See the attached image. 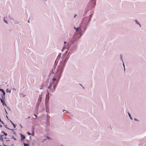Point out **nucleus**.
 <instances>
[{"label": "nucleus", "mask_w": 146, "mask_h": 146, "mask_svg": "<svg viewBox=\"0 0 146 146\" xmlns=\"http://www.w3.org/2000/svg\"><path fill=\"white\" fill-rule=\"evenodd\" d=\"M52 86V84L51 83H50V85L48 87V88L50 89Z\"/></svg>", "instance_id": "obj_7"}, {"label": "nucleus", "mask_w": 146, "mask_h": 146, "mask_svg": "<svg viewBox=\"0 0 146 146\" xmlns=\"http://www.w3.org/2000/svg\"><path fill=\"white\" fill-rule=\"evenodd\" d=\"M27 133L29 135H31V133H29V132H28Z\"/></svg>", "instance_id": "obj_15"}, {"label": "nucleus", "mask_w": 146, "mask_h": 146, "mask_svg": "<svg viewBox=\"0 0 146 146\" xmlns=\"http://www.w3.org/2000/svg\"><path fill=\"white\" fill-rule=\"evenodd\" d=\"M42 98V95L41 94L39 95L38 101L39 102H40Z\"/></svg>", "instance_id": "obj_2"}, {"label": "nucleus", "mask_w": 146, "mask_h": 146, "mask_svg": "<svg viewBox=\"0 0 146 146\" xmlns=\"http://www.w3.org/2000/svg\"><path fill=\"white\" fill-rule=\"evenodd\" d=\"M24 146H29V144L28 143H24Z\"/></svg>", "instance_id": "obj_9"}, {"label": "nucleus", "mask_w": 146, "mask_h": 146, "mask_svg": "<svg viewBox=\"0 0 146 146\" xmlns=\"http://www.w3.org/2000/svg\"><path fill=\"white\" fill-rule=\"evenodd\" d=\"M77 15L76 14V15H74V17L75 18L76 16Z\"/></svg>", "instance_id": "obj_21"}, {"label": "nucleus", "mask_w": 146, "mask_h": 146, "mask_svg": "<svg viewBox=\"0 0 146 146\" xmlns=\"http://www.w3.org/2000/svg\"><path fill=\"white\" fill-rule=\"evenodd\" d=\"M25 139V137L24 135L21 134V140H23Z\"/></svg>", "instance_id": "obj_3"}, {"label": "nucleus", "mask_w": 146, "mask_h": 146, "mask_svg": "<svg viewBox=\"0 0 146 146\" xmlns=\"http://www.w3.org/2000/svg\"><path fill=\"white\" fill-rule=\"evenodd\" d=\"M49 98V97L48 95H46V102L47 100L48 101V100Z\"/></svg>", "instance_id": "obj_4"}, {"label": "nucleus", "mask_w": 146, "mask_h": 146, "mask_svg": "<svg viewBox=\"0 0 146 146\" xmlns=\"http://www.w3.org/2000/svg\"><path fill=\"white\" fill-rule=\"evenodd\" d=\"M135 21L136 22H137V23L139 25V23H138L137 22V21L136 20V21Z\"/></svg>", "instance_id": "obj_19"}, {"label": "nucleus", "mask_w": 146, "mask_h": 146, "mask_svg": "<svg viewBox=\"0 0 146 146\" xmlns=\"http://www.w3.org/2000/svg\"><path fill=\"white\" fill-rule=\"evenodd\" d=\"M74 29H76V30L77 31L78 28H76L75 27H74Z\"/></svg>", "instance_id": "obj_16"}, {"label": "nucleus", "mask_w": 146, "mask_h": 146, "mask_svg": "<svg viewBox=\"0 0 146 146\" xmlns=\"http://www.w3.org/2000/svg\"><path fill=\"white\" fill-rule=\"evenodd\" d=\"M3 136H4L3 135L2 136V135L0 136V139L1 140V141H3Z\"/></svg>", "instance_id": "obj_5"}, {"label": "nucleus", "mask_w": 146, "mask_h": 146, "mask_svg": "<svg viewBox=\"0 0 146 146\" xmlns=\"http://www.w3.org/2000/svg\"><path fill=\"white\" fill-rule=\"evenodd\" d=\"M30 117H29L28 118H30Z\"/></svg>", "instance_id": "obj_27"}, {"label": "nucleus", "mask_w": 146, "mask_h": 146, "mask_svg": "<svg viewBox=\"0 0 146 146\" xmlns=\"http://www.w3.org/2000/svg\"><path fill=\"white\" fill-rule=\"evenodd\" d=\"M66 43V42H64V44Z\"/></svg>", "instance_id": "obj_24"}, {"label": "nucleus", "mask_w": 146, "mask_h": 146, "mask_svg": "<svg viewBox=\"0 0 146 146\" xmlns=\"http://www.w3.org/2000/svg\"><path fill=\"white\" fill-rule=\"evenodd\" d=\"M31 135H32V136H34L35 135V133L34 132V131H33L32 134H31Z\"/></svg>", "instance_id": "obj_8"}, {"label": "nucleus", "mask_w": 146, "mask_h": 146, "mask_svg": "<svg viewBox=\"0 0 146 146\" xmlns=\"http://www.w3.org/2000/svg\"><path fill=\"white\" fill-rule=\"evenodd\" d=\"M3 21H4V22L5 23H7V21H5V18H4V19L3 20Z\"/></svg>", "instance_id": "obj_11"}, {"label": "nucleus", "mask_w": 146, "mask_h": 146, "mask_svg": "<svg viewBox=\"0 0 146 146\" xmlns=\"http://www.w3.org/2000/svg\"><path fill=\"white\" fill-rule=\"evenodd\" d=\"M13 139H14V140H16V138H13Z\"/></svg>", "instance_id": "obj_20"}, {"label": "nucleus", "mask_w": 146, "mask_h": 146, "mask_svg": "<svg viewBox=\"0 0 146 146\" xmlns=\"http://www.w3.org/2000/svg\"><path fill=\"white\" fill-rule=\"evenodd\" d=\"M63 111V112L65 113V112L66 111L65 110H64Z\"/></svg>", "instance_id": "obj_17"}, {"label": "nucleus", "mask_w": 146, "mask_h": 146, "mask_svg": "<svg viewBox=\"0 0 146 146\" xmlns=\"http://www.w3.org/2000/svg\"><path fill=\"white\" fill-rule=\"evenodd\" d=\"M128 115H129V117H130L131 119H132V118H131V116L130 114L129 113H128Z\"/></svg>", "instance_id": "obj_12"}, {"label": "nucleus", "mask_w": 146, "mask_h": 146, "mask_svg": "<svg viewBox=\"0 0 146 146\" xmlns=\"http://www.w3.org/2000/svg\"><path fill=\"white\" fill-rule=\"evenodd\" d=\"M55 86H54V85H53V88H55Z\"/></svg>", "instance_id": "obj_22"}, {"label": "nucleus", "mask_w": 146, "mask_h": 146, "mask_svg": "<svg viewBox=\"0 0 146 146\" xmlns=\"http://www.w3.org/2000/svg\"><path fill=\"white\" fill-rule=\"evenodd\" d=\"M4 135H5V136H7V134L6 133H4Z\"/></svg>", "instance_id": "obj_18"}, {"label": "nucleus", "mask_w": 146, "mask_h": 146, "mask_svg": "<svg viewBox=\"0 0 146 146\" xmlns=\"http://www.w3.org/2000/svg\"><path fill=\"white\" fill-rule=\"evenodd\" d=\"M34 115V116H35V117H34V118L35 119H36L37 118V116H36V115H35V114Z\"/></svg>", "instance_id": "obj_13"}, {"label": "nucleus", "mask_w": 146, "mask_h": 146, "mask_svg": "<svg viewBox=\"0 0 146 146\" xmlns=\"http://www.w3.org/2000/svg\"><path fill=\"white\" fill-rule=\"evenodd\" d=\"M28 22L29 23V20H28Z\"/></svg>", "instance_id": "obj_26"}, {"label": "nucleus", "mask_w": 146, "mask_h": 146, "mask_svg": "<svg viewBox=\"0 0 146 146\" xmlns=\"http://www.w3.org/2000/svg\"><path fill=\"white\" fill-rule=\"evenodd\" d=\"M56 80H57L56 79L54 78H53V80H52L53 83H54V82L55 81H56Z\"/></svg>", "instance_id": "obj_6"}, {"label": "nucleus", "mask_w": 146, "mask_h": 146, "mask_svg": "<svg viewBox=\"0 0 146 146\" xmlns=\"http://www.w3.org/2000/svg\"><path fill=\"white\" fill-rule=\"evenodd\" d=\"M0 91H1L2 92H4L3 90L2 89H0Z\"/></svg>", "instance_id": "obj_14"}, {"label": "nucleus", "mask_w": 146, "mask_h": 146, "mask_svg": "<svg viewBox=\"0 0 146 146\" xmlns=\"http://www.w3.org/2000/svg\"><path fill=\"white\" fill-rule=\"evenodd\" d=\"M0 100L1 103H2L3 105L4 106H6V105L5 103V102L4 101V98L3 96H2V98H1Z\"/></svg>", "instance_id": "obj_1"}, {"label": "nucleus", "mask_w": 146, "mask_h": 146, "mask_svg": "<svg viewBox=\"0 0 146 146\" xmlns=\"http://www.w3.org/2000/svg\"><path fill=\"white\" fill-rule=\"evenodd\" d=\"M2 92L3 93V96L5 98V92L4 91V92Z\"/></svg>", "instance_id": "obj_10"}, {"label": "nucleus", "mask_w": 146, "mask_h": 146, "mask_svg": "<svg viewBox=\"0 0 146 146\" xmlns=\"http://www.w3.org/2000/svg\"><path fill=\"white\" fill-rule=\"evenodd\" d=\"M7 141L9 142V140H7Z\"/></svg>", "instance_id": "obj_25"}, {"label": "nucleus", "mask_w": 146, "mask_h": 146, "mask_svg": "<svg viewBox=\"0 0 146 146\" xmlns=\"http://www.w3.org/2000/svg\"><path fill=\"white\" fill-rule=\"evenodd\" d=\"M5 111L7 113V111H6V110H5Z\"/></svg>", "instance_id": "obj_23"}]
</instances>
